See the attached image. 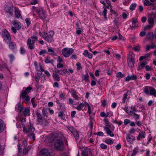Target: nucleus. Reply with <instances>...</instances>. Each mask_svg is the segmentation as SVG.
I'll list each match as a JSON object with an SVG mask.
<instances>
[{
  "label": "nucleus",
  "mask_w": 156,
  "mask_h": 156,
  "mask_svg": "<svg viewBox=\"0 0 156 156\" xmlns=\"http://www.w3.org/2000/svg\"><path fill=\"white\" fill-rule=\"evenodd\" d=\"M16 109L19 111L20 113L24 115L25 116H28L30 115V109L24 107H21V105L20 103H19L16 106Z\"/></svg>",
  "instance_id": "obj_1"
},
{
  "label": "nucleus",
  "mask_w": 156,
  "mask_h": 156,
  "mask_svg": "<svg viewBox=\"0 0 156 156\" xmlns=\"http://www.w3.org/2000/svg\"><path fill=\"white\" fill-rule=\"evenodd\" d=\"M54 147L58 150L62 151L63 150L64 145L62 139H57L55 141Z\"/></svg>",
  "instance_id": "obj_2"
},
{
  "label": "nucleus",
  "mask_w": 156,
  "mask_h": 156,
  "mask_svg": "<svg viewBox=\"0 0 156 156\" xmlns=\"http://www.w3.org/2000/svg\"><path fill=\"white\" fill-rule=\"evenodd\" d=\"M73 51V49L72 48H68L63 49L62 51V53L63 56L67 58L70 56Z\"/></svg>",
  "instance_id": "obj_3"
},
{
  "label": "nucleus",
  "mask_w": 156,
  "mask_h": 156,
  "mask_svg": "<svg viewBox=\"0 0 156 156\" xmlns=\"http://www.w3.org/2000/svg\"><path fill=\"white\" fill-rule=\"evenodd\" d=\"M1 35L6 42H9L11 40V38L10 35L6 30L3 29L2 30Z\"/></svg>",
  "instance_id": "obj_4"
},
{
  "label": "nucleus",
  "mask_w": 156,
  "mask_h": 156,
  "mask_svg": "<svg viewBox=\"0 0 156 156\" xmlns=\"http://www.w3.org/2000/svg\"><path fill=\"white\" fill-rule=\"evenodd\" d=\"M86 105L88 107V112L90 116V114L91 113V108L89 104L88 103H87L86 102H85V103H81L77 107H76L75 108L78 110V111H80L82 110V108L84 107Z\"/></svg>",
  "instance_id": "obj_5"
},
{
  "label": "nucleus",
  "mask_w": 156,
  "mask_h": 156,
  "mask_svg": "<svg viewBox=\"0 0 156 156\" xmlns=\"http://www.w3.org/2000/svg\"><path fill=\"white\" fill-rule=\"evenodd\" d=\"M54 34V31H51L50 32V34H47L46 33L44 34V38L49 42H52L54 41L53 38V36Z\"/></svg>",
  "instance_id": "obj_6"
},
{
  "label": "nucleus",
  "mask_w": 156,
  "mask_h": 156,
  "mask_svg": "<svg viewBox=\"0 0 156 156\" xmlns=\"http://www.w3.org/2000/svg\"><path fill=\"white\" fill-rule=\"evenodd\" d=\"M37 12L39 15L40 18L43 20H44L46 18L45 12L42 8H39L37 9Z\"/></svg>",
  "instance_id": "obj_7"
},
{
  "label": "nucleus",
  "mask_w": 156,
  "mask_h": 156,
  "mask_svg": "<svg viewBox=\"0 0 156 156\" xmlns=\"http://www.w3.org/2000/svg\"><path fill=\"white\" fill-rule=\"evenodd\" d=\"M13 8L12 5L10 4L7 5L5 7V11L6 12L9 13L11 16L13 14Z\"/></svg>",
  "instance_id": "obj_8"
},
{
  "label": "nucleus",
  "mask_w": 156,
  "mask_h": 156,
  "mask_svg": "<svg viewBox=\"0 0 156 156\" xmlns=\"http://www.w3.org/2000/svg\"><path fill=\"white\" fill-rule=\"evenodd\" d=\"M126 138L127 141L130 144H132L136 139L135 136L129 134H126Z\"/></svg>",
  "instance_id": "obj_9"
},
{
  "label": "nucleus",
  "mask_w": 156,
  "mask_h": 156,
  "mask_svg": "<svg viewBox=\"0 0 156 156\" xmlns=\"http://www.w3.org/2000/svg\"><path fill=\"white\" fill-rule=\"evenodd\" d=\"M40 156H50V154L47 149H43L40 153Z\"/></svg>",
  "instance_id": "obj_10"
},
{
  "label": "nucleus",
  "mask_w": 156,
  "mask_h": 156,
  "mask_svg": "<svg viewBox=\"0 0 156 156\" xmlns=\"http://www.w3.org/2000/svg\"><path fill=\"white\" fill-rule=\"evenodd\" d=\"M34 44L32 41V40L30 38H28L27 41V44L28 47L30 49L32 50L34 48Z\"/></svg>",
  "instance_id": "obj_11"
},
{
  "label": "nucleus",
  "mask_w": 156,
  "mask_h": 156,
  "mask_svg": "<svg viewBox=\"0 0 156 156\" xmlns=\"http://www.w3.org/2000/svg\"><path fill=\"white\" fill-rule=\"evenodd\" d=\"M9 48L13 51H15L16 49V43L12 41H9Z\"/></svg>",
  "instance_id": "obj_12"
},
{
  "label": "nucleus",
  "mask_w": 156,
  "mask_h": 156,
  "mask_svg": "<svg viewBox=\"0 0 156 156\" xmlns=\"http://www.w3.org/2000/svg\"><path fill=\"white\" fill-rule=\"evenodd\" d=\"M110 126L109 125H106L104 127V129L105 130V132L108 135H109L111 137H113L114 135L112 132L110 130L109 126Z\"/></svg>",
  "instance_id": "obj_13"
},
{
  "label": "nucleus",
  "mask_w": 156,
  "mask_h": 156,
  "mask_svg": "<svg viewBox=\"0 0 156 156\" xmlns=\"http://www.w3.org/2000/svg\"><path fill=\"white\" fill-rule=\"evenodd\" d=\"M36 114L37 116V120L39 123L41 125H43L42 117L41 114L38 112H36Z\"/></svg>",
  "instance_id": "obj_14"
},
{
  "label": "nucleus",
  "mask_w": 156,
  "mask_h": 156,
  "mask_svg": "<svg viewBox=\"0 0 156 156\" xmlns=\"http://www.w3.org/2000/svg\"><path fill=\"white\" fill-rule=\"evenodd\" d=\"M91 151L90 148H86L82 152V156H90Z\"/></svg>",
  "instance_id": "obj_15"
},
{
  "label": "nucleus",
  "mask_w": 156,
  "mask_h": 156,
  "mask_svg": "<svg viewBox=\"0 0 156 156\" xmlns=\"http://www.w3.org/2000/svg\"><path fill=\"white\" fill-rule=\"evenodd\" d=\"M20 98H21L23 101H26L27 104L29 103L30 98L28 95L21 94Z\"/></svg>",
  "instance_id": "obj_16"
},
{
  "label": "nucleus",
  "mask_w": 156,
  "mask_h": 156,
  "mask_svg": "<svg viewBox=\"0 0 156 156\" xmlns=\"http://www.w3.org/2000/svg\"><path fill=\"white\" fill-rule=\"evenodd\" d=\"M32 88L30 87H29L25 89V90L23 89L21 94L28 95V94L32 90Z\"/></svg>",
  "instance_id": "obj_17"
},
{
  "label": "nucleus",
  "mask_w": 156,
  "mask_h": 156,
  "mask_svg": "<svg viewBox=\"0 0 156 156\" xmlns=\"http://www.w3.org/2000/svg\"><path fill=\"white\" fill-rule=\"evenodd\" d=\"M156 48V45L153 43H152L151 45H147L146 46V52L149 51L150 48L154 49Z\"/></svg>",
  "instance_id": "obj_18"
},
{
  "label": "nucleus",
  "mask_w": 156,
  "mask_h": 156,
  "mask_svg": "<svg viewBox=\"0 0 156 156\" xmlns=\"http://www.w3.org/2000/svg\"><path fill=\"white\" fill-rule=\"evenodd\" d=\"M146 133L145 132L142 131L140 133L137 137V140H141V138H144L145 137Z\"/></svg>",
  "instance_id": "obj_19"
},
{
  "label": "nucleus",
  "mask_w": 156,
  "mask_h": 156,
  "mask_svg": "<svg viewBox=\"0 0 156 156\" xmlns=\"http://www.w3.org/2000/svg\"><path fill=\"white\" fill-rule=\"evenodd\" d=\"M137 79V77L136 76L133 75L131 76H127L125 80L126 81H129L130 80H135Z\"/></svg>",
  "instance_id": "obj_20"
},
{
  "label": "nucleus",
  "mask_w": 156,
  "mask_h": 156,
  "mask_svg": "<svg viewBox=\"0 0 156 156\" xmlns=\"http://www.w3.org/2000/svg\"><path fill=\"white\" fill-rule=\"evenodd\" d=\"M5 127V125L3 121L0 119V133L4 131Z\"/></svg>",
  "instance_id": "obj_21"
},
{
  "label": "nucleus",
  "mask_w": 156,
  "mask_h": 156,
  "mask_svg": "<svg viewBox=\"0 0 156 156\" xmlns=\"http://www.w3.org/2000/svg\"><path fill=\"white\" fill-rule=\"evenodd\" d=\"M149 94L151 95L156 97V90L154 87H151Z\"/></svg>",
  "instance_id": "obj_22"
},
{
  "label": "nucleus",
  "mask_w": 156,
  "mask_h": 156,
  "mask_svg": "<svg viewBox=\"0 0 156 156\" xmlns=\"http://www.w3.org/2000/svg\"><path fill=\"white\" fill-rule=\"evenodd\" d=\"M128 65L129 67L133 68L135 62V59L134 60H127Z\"/></svg>",
  "instance_id": "obj_23"
},
{
  "label": "nucleus",
  "mask_w": 156,
  "mask_h": 156,
  "mask_svg": "<svg viewBox=\"0 0 156 156\" xmlns=\"http://www.w3.org/2000/svg\"><path fill=\"white\" fill-rule=\"evenodd\" d=\"M13 25L15 27L17 30H19L21 28V24L19 22L14 21L13 22Z\"/></svg>",
  "instance_id": "obj_24"
},
{
  "label": "nucleus",
  "mask_w": 156,
  "mask_h": 156,
  "mask_svg": "<svg viewBox=\"0 0 156 156\" xmlns=\"http://www.w3.org/2000/svg\"><path fill=\"white\" fill-rule=\"evenodd\" d=\"M53 80L55 81H59L60 80V77L59 75L56 73H53Z\"/></svg>",
  "instance_id": "obj_25"
},
{
  "label": "nucleus",
  "mask_w": 156,
  "mask_h": 156,
  "mask_svg": "<svg viewBox=\"0 0 156 156\" xmlns=\"http://www.w3.org/2000/svg\"><path fill=\"white\" fill-rule=\"evenodd\" d=\"M82 77L83 80H84L86 82L89 81V76L88 73H86L85 75H83Z\"/></svg>",
  "instance_id": "obj_26"
},
{
  "label": "nucleus",
  "mask_w": 156,
  "mask_h": 156,
  "mask_svg": "<svg viewBox=\"0 0 156 156\" xmlns=\"http://www.w3.org/2000/svg\"><path fill=\"white\" fill-rule=\"evenodd\" d=\"M131 109L132 108L130 107H127L124 108V110L126 111V112L127 113L129 114L130 115H131V114L132 113V112H133L134 111H135L134 110L131 111Z\"/></svg>",
  "instance_id": "obj_27"
},
{
  "label": "nucleus",
  "mask_w": 156,
  "mask_h": 156,
  "mask_svg": "<svg viewBox=\"0 0 156 156\" xmlns=\"http://www.w3.org/2000/svg\"><path fill=\"white\" fill-rule=\"evenodd\" d=\"M151 87L146 86L144 87V92L146 94H149L150 90L151 89Z\"/></svg>",
  "instance_id": "obj_28"
},
{
  "label": "nucleus",
  "mask_w": 156,
  "mask_h": 156,
  "mask_svg": "<svg viewBox=\"0 0 156 156\" xmlns=\"http://www.w3.org/2000/svg\"><path fill=\"white\" fill-rule=\"evenodd\" d=\"M130 92V91H128L123 94L122 99V103H125V101L127 99V96Z\"/></svg>",
  "instance_id": "obj_29"
},
{
  "label": "nucleus",
  "mask_w": 156,
  "mask_h": 156,
  "mask_svg": "<svg viewBox=\"0 0 156 156\" xmlns=\"http://www.w3.org/2000/svg\"><path fill=\"white\" fill-rule=\"evenodd\" d=\"M137 20L135 18H133L132 21L133 26L131 27V29L133 30L134 28L136 27V23L137 22Z\"/></svg>",
  "instance_id": "obj_30"
},
{
  "label": "nucleus",
  "mask_w": 156,
  "mask_h": 156,
  "mask_svg": "<svg viewBox=\"0 0 156 156\" xmlns=\"http://www.w3.org/2000/svg\"><path fill=\"white\" fill-rule=\"evenodd\" d=\"M134 54L133 53L130 51L128 55V58L127 60H134Z\"/></svg>",
  "instance_id": "obj_31"
},
{
  "label": "nucleus",
  "mask_w": 156,
  "mask_h": 156,
  "mask_svg": "<svg viewBox=\"0 0 156 156\" xmlns=\"http://www.w3.org/2000/svg\"><path fill=\"white\" fill-rule=\"evenodd\" d=\"M31 148V146L29 145L27 147L23 149V153L25 154H27Z\"/></svg>",
  "instance_id": "obj_32"
},
{
  "label": "nucleus",
  "mask_w": 156,
  "mask_h": 156,
  "mask_svg": "<svg viewBox=\"0 0 156 156\" xmlns=\"http://www.w3.org/2000/svg\"><path fill=\"white\" fill-rule=\"evenodd\" d=\"M8 69V67L6 64H5L0 66V70L2 71H5Z\"/></svg>",
  "instance_id": "obj_33"
},
{
  "label": "nucleus",
  "mask_w": 156,
  "mask_h": 156,
  "mask_svg": "<svg viewBox=\"0 0 156 156\" xmlns=\"http://www.w3.org/2000/svg\"><path fill=\"white\" fill-rule=\"evenodd\" d=\"M35 130V129L33 126L31 125H29L27 127V132H32Z\"/></svg>",
  "instance_id": "obj_34"
},
{
  "label": "nucleus",
  "mask_w": 156,
  "mask_h": 156,
  "mask_svg": "<svg viewBox=\"0 0 156 156\" xmlns=\"http://www.w3.org/2000/svg\"><path fill=\"white\" fill-rule=\"evenodd\" d=\"M154 18L152 16L149 17L148 19L149 23L150 25L153 26L154 23Z\"/></svg>",
  "instance_id": "obj_35"
},
{
  "label": "nucleus",
  "mask_w": 156,
  "mask_h": 156,
  "mask_svg": "<svg viewBox=\"0 0 156 156\" xmlns=\"http://www.w3.org/2000/svg\"><path fill=\"white\" fill-rule=\"evenodd\" d=\"M134 111L133 112H132L131 115L133 116L136 120H137L139 119L140 115L134 113Z\"/></svg>",
  "instance_id": "obj_36"
},
{
  "label": "nucleus",
  "mask_w": 156,
  "mask_h": 156,
  "mask_svg": "<svg viewBox=\"0 0 156 156\" xmlns=\"http://www.w3.org/2000/svg\"><path fill=\"white\" fill-rule=\"evenodd\" d=\"M107 12V10L105 8H104L103 10L101 13L102 16H104V18H105L106 20L107 19L106 17Z\"/></svg>",
  "instance_id": "obj_37"
},
{
  "label": "nucleus",
  "mask_w": 156,
  "mask_h": 156,
  "mask_svg": "<svg viewBox=\"0 0 156 156\" xmlns=\"http://www.w3.org/2000/svg\"><path fill=\"white\" fill-rule=\"evenodd\" d=\"M147 38L149 40H152L154 38V34L152 32L150 33L147 35Z\"/></svg>",
  "instance_id": "obj_38"
},
{
  "label": "nucleus",
  "mask_w": 156,
  "mask_h": 156,
  "mask_svg": "<svg viewBox=\"0 0 156 156\" xmlns=\"http://www.w3.org/2000/svg\"><path fill=\"white\" fill-rule=\"evenodd\" d=\"M59 97L60 98L62 99H65L66 98V94L65 93H62V92H61L59 94Z\"/></svg>",
  "instance_id": "obj_39"
},
{
  "label": "nucleus",
  "mask_w": 156,
  "mask_h": 156,
  "mask_svg": "<svg viewBox=\"0 0 156 156\" xmlns=\"http://www.w3.org/2000/svg\"><path fill=\"white\" fill-rule=\"evenodd\" d=\"M136 6V4L135 3H133L129 7V9L130 10L133 11L134 10Z\"/></svg>",
  "instance_id": "obj_40"
},
{
  "label": "nucleus",
  "mask_w": 156,
  "mask_h": 156,
  "mask_svg": "<svg viewBox=\"0 0 156 156\" xmlns=\"http://www.w3.org/2000/svg\"><path fill=\"white\" fill-rule=\"evenodd\" d=\"M48 51L49 52H50L51 53L50 54L51 55H54V48H50L49 47H48Z\"/></svg>",
  "instance_id": "obj_41"
},
{
  "label": "nucleus",
  "mask_w": 156,
  "mask_h": 156,
  "mask_svg": "<svg viewBox=\"0 0 156 156\" xmlns=\"http://www.w3.org/2000/svg\"><path fill=\"white\" fill-rule=\"evenodd\" d=\"M66 72H68L67 69H63L60 70L59 74L63 76H65Z\"/></svg>",
  "instance_id": "obj_42"
},
{
  "label": "nucleus",
  "mask_w": 156,
  "mask_h": 156,
  "mask_svg": "<svg viewBox=\"0 0 156 156\" xmlns=\"http://www.w3.org/2000/svg\"><path fill=\"white\" fill-rule=\"evenodd\" d=\"M31 38L32 40V42L35 43L36 41H37L38 39L37 37L34 35H33L31 37Z\"/></svg>",
  "instance_id": "obj_43"
},
{
  "label": "nucleus",
  "mask_w": 156,
  "mask_h": 156,
  "mask_svg": "<svg viewBox=\"0 0 156 156\" xmlns=\"http://www.w3.org/2000/svg\"><path fill=\"white\" fill-rule=\"evenodd\" d=\"M144 4L145 6H149L151 5V3L148 0H145L144 1Z\"/></svg>",
  "instance_id": "obj_44"
},
{
  "label": "nucleus",
  "mask_w": 156,
  "mask_h": 156,
  "mask_svg": "<svg viewBox=\"0 0 156 156\" xmlns=\"http://www.w3.org/2000/svg\"><path fill=\"white\" fill-rule=\"evenodd\" d=\"M47 111L46 108H43L42 110V114L44 117L47 116Z\"/></svg>",
  "instance_id": "obj_45"
},
{
  "label": "nucleus",
  "mask_w": 156,
  "mask_h": 156,
  "mask_svg": "<svg viewBox=\"0 0 156 156\" xmlns=\"http://www.w3.org/2000/svg\"><path fill=\"white\" fill-rule=\"evenodd\" d=\"M64 116L65 114H64V113L62 112H59V114H58V116L60 118H61L62 119H64Z\"/></svg>",
  "instance_id": "obj_46"
},
{
  "label": "nucleus",
  "mask_w": 156,
  "mask_h": 156,
  "mask_svg": "<svg viewBox=\"0 0 156 156\" xmlns=\"http://www.w3.org/2000/svg\"><path fill=\"white\" fill-rule=\"evenodd\" d=\"M20 51L21 54L23 55H24L26 53L25 49L23 47H21L20 48Z\"/></svg>",
  "instance_id": "obj_47"
},
{
  "label": "nucleus",
  "mask_w": 156,
  "mask_h": 156,
  "mask_svg": "<svg viewBox=\"0 0 156 156\" xmlns=\"http://www.w3.org/2000/svg\"><path fill=\"white\" fill-rule=\"evenodd\" d=\"M73 134L76 139L79 138V135L77 132L76 130L74 131V132H73Z\"/></svg>",
  "instance_id": "obj_48"
},
{
  "label": "nucleus",
  "mask_w": 156,
  "mask_h": 156,
  "mask_svg": "<svg viewBox=\"0 0 156 156\" xmlns=\"http://www.w3.org/2000/svg\"><path fill=\"white\" fill-rule=\"evenodd\" d=\"M15 15L17 18H19L20 16V14L18 9H16L15 11Z\"/></svg>",
  "instance_id": "obj_49"
},
{
  "label": "nucleus",
  "mask_w": 156,
  "mask_h": 156,
  "mask_svg": "<svg viewBox=\"0 0 156 156\" xmlns=\"http://www.w3.org/2000/svg\"><path fill=\"white\" fill-rule=\"evenodd\" d=\"M77 66V69L78 70H79L82 69L81 65L80 62H78L76 64Z\"/></svg>",
  "instance_id": "obj_50"
},
{
  "label": "nucleus",
  "mask_w": 156,
  "mask_h": 156,
  "mask_svg": "<svg viewBox=\"0 0 156 156\" xmlns=\"http://www.w3.org/2000/svg\"><path fill=\"white\" fill-rule=\"evenodd\" d=\"M147 63V61L142 62H140V65L143 68L145 67Z\"/></svg>",
  "instance_id": "obj_51"
},
{
  "label": "nucleus",
  "mask_w": 156,
  "mask_h": 156,
  "mask_svg": "<svg viewBox=\"0 0 156 156\" xmlns=\"http://www.w3.org/2000/svg\"><path fill=\"white\" fill-rule=\"evenodd\" d=\"M25 21L26 24H27V27H28L30 24V19L28 18H26L25 19Z\"/></svg>",
  "instance_id": "obj_52"
},
{
  "label": "nucleus",
  "mask_w": 156,
  "mask_h": 156,
  "mask_svg": "<svg viewBox=\"0 0 156 156\" xmlns=\"http://www.w3.org/2000/svg\"><path fill=\"white\" fill-rule=\"evenodd\" d=\"M105 142L107 144L111 145L113 143V141L112 140L109 139H106L105 140Z\"/></svg>",
  "instance_id": "obj_53"
},
{
  "label": "nucleus",
  "mask_w": 156,
  "mask_h": 156,
  "mask_svg": "<svg viewBox=\"0 0 156 156\" xmlns=\"http://www.w3.org/2000/svg\"><path fill=\"white\" fill-rule=\"evenodd\" d=\"M53 62V60H50L49 59L48 57H47L46 58L45 61V62L46 63H49L52 62Z\"/></svg>",
  "instance_id": "obj_54"
},
{
  "label": "nucleus",
  "mask_w": 156,
  "mask_h": 156,
  "mask_svg": "<svg viewBox=\"0 0 156 156\" xmlns=\"http://www.w3.org/2000/svg\"><path fill=\"white\" fill-rule=\"evenodd\" d=\"M100 146L103 149H106L107 148V146L103 143L101 144Z\"/></svg>",
  "instance_id": "obj_55"
},
{
  "label": "nucleus",
  "mask_w": 156,
  "mask_h": 156,
  "mask_svg": "<svg viewBox=\"0 0 156 156\" xmlns=\"http://www.w3.org/2000/svg\"><path fill=\"white\" fill-rule=\"evenodd\" d=\"M123 76V75L121 72H119L116 74V77L118 78H122Z\"/></svg>",
  "instance_id": "obj_56"
},
{
  "label": "nucleus",
  "mask_w": 156,
  "mask_h": 156,
  "mask_svg": "<svg viewBox=\"0 0 156 156\" xmlns=\"http://www.w3.org/2000/svg\"><path fill=\"white\" fill-rule=\"evenodd\" d=\"M68 128L72 133H73V132H74V131L76 130L72 126H69L68 127Z\"/></svg>",
  "instance_id": "obj_57"
},
{
  "label": "nucleus",
  "mask_w": 156,
  "mask_h": 156,
  "mask_svg": "<svg viewBox=\"0 0 156 156\" xmlns=\"http://www.w3.org/2000/svg\"><path fill=\"white\" fill-rule=\"evenodd\" d=\"M152 26L150 25L145 26L144 28V30H147L150 29L152 27Z\"/></svg>",
  "instance_id": "obj_58"
},
{
  "label": "nucleus",
  "mask_w": 156,
  "mask_h": 156,
  "mask_svg": "<svg viewBox=\"0 0 156 156\" xmlns=\"http://www.w3.org/2000/svg\"><path fill=\"white\" fill-rule=\"evenodd\" d=\"M133 50L136 51H140V47L139 46H136L133 48Z\"/></svg>",
  "instance_id": "obj_59"
},
{
  "label": "nucleus",
  "mask_w": 156,
  "mask_h": 156,
  "mask_svg": "<svg viewBox=\"0 0 156 156\" xmlns=\"http://www.w3.org/2000/svg\"><path fill=\"white\" fill-rule=\"evenodd\" d=\"M60 108L62 110H64L65 108V106L64 103H61V104L59 105Z\"/></svg>",
  "instance_id": "obj_60"
},
{
  "label": "nucleus",
  "mask_w": 156,
  "mask_h": 156,
  "mask_svg": "<svg viewBox=\"0 0 156 156\" xmlns=\"http://www.w3.org/2000/svg\"><path fill=\"white\" fill-rule=\"evenodd\" d=\"M29 137L30 138L34 140H35V136L34 133H32L29 135Z\"/></svg>",
  "instance_id": "obj_61"
},
{
  "label": "nucleus",
  "mask_w": 156,
  "mask_h": 156,
  "mask_svg": "<svg viewBox=\"0 0 156 156\" xmlns=\"http://www.w3.org/2000/svg\"><path fill=\"white\" fill-rule=\"evenodd\" d=\"M110 12H111L112 14H114V15L115 16H118V14L117 12H116L115 11L113 10L112 8L110 9Z\"/></svg>",
  "instance_id": "obj_62"
},
{
  "label": "nucleus",
  "mask_w": 156,
  "mask_h": 156,
  "mask_svg": "<svg viewBox=\"0 0 156 156\" xmlns=\"http://www.w3.org/2000/svg\"><path fill=\"white\" fill-rule=\"evenodd\" d=\"M145 68L146 69V70L147 71H150L152 69V68L149 66V65H146L145 66Z\"/></svg>",
  "instance_id": "obj_63"
},
{
  "label": "nucleus",
  "mask_w": 156,
  "mask_h": 156,
  "mask_svg": "<svg viewBox=\"0 0 156 156\" xmlns=\"http://www.w3.org/2000/svg\"><path fill=\"white\" fill-rule=\"evenodd\" d=\"M130 120L128 119H126L124 120V123L125 125H127L129 123H130Z\"/></svg>",
  "instance_id": "obj_64"
}]
</instances>
